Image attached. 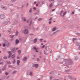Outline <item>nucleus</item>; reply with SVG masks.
Here are the masks:
<instances>
[{"label": "nucleus", "instance_id": "f8f14e48", "mask_svg": "<svg viewBox=\"0 0 80 80\" xmlns=\"http://www.w3.org/2000/svg\"><path fill=\"white\" fill-rule=\"evenodd\" d=\"M60 32V30H57V31H56L55 32H54L52 33L53 35H55V33H57V32Z\"/></svg>", "mask_w": 80, "mask_h": 80}, {"label": "nucleus", "instance_id": "c9c22d12", "mask_svg": "<svg viewBox=\"0 0 80 80\" xmlns=\"http://www.w3.org/2000/svg\"><path fill=\"white\" fill-rule=\"evenodd\" d=\"M54 78V77H53L52 76H51L50 78V80H52V78Z\"/></svg>", "mask_w": 80, "mask_h": 80}, {"label": "nucleus", "instance_id": "ddd939ff", "mask_svg": "<svg viewBox=\"0 0 80 80\" xmlns=\"http://www.w3.org/2000/svg\"><path fill=\"white\" fill-rule=\"evenodd\" d=\"M67 13V11H66L65 12H64L63 13V14L62 15V18H63V17H64V16H65V15H66V14Z\"/></svg>", "mask_w": 80, "mask_h": 80}, {"label": "nucleus", "instance_id": "864d4df0", "mask_svg": "<svg viewBox=\"0 0 80 80\" xmlns=\"http://www.w3.org/2000/svg\"><path fill=\"white\" fill-rule=\"evenodd\" d=\"M2 45H3V47H5V44L4 43H3Z\"/></svg>", "mask_w": 80, "mask_h": 80}, {"label": "nucleus", "instance_id": "6e6d98bb", "mask_svg": "<svg viewBox=\"0 0 80 80\" xmlns=\"http://www.w3.org/2000/svg\"><path fill=\"white\" fill-rule=\"evenodd\" d=\"M23 20H24V22H25V21H26V19L24 18L23 19Z\"/></svg>", "mask_w": 80, "mask_h": 80}, {"label": "nucleus", "instance_id": "603ef678", "mask_svg": "<svg viewBox=\"0 0 80 80\" xmlns=\"http://www.w3.org/2000/svg\"><path fill=\"white\" fill-rule=\"evenodd\" d=\"M51 23H52V21H50L49 22V24H51Z\"/></svg>", "mask_w": 80, "mask_h": 80}, {"label": "nucleus", "instance_id": "2eb2a0df", "mask_svg": "<svg viewBox=\"0 0 80 80\" xmlns=\"http://www.w3.org/2000/svg\"><path fill=\"white\" fill-rule=\"evenodd\" d=\"M16 44H18V43H19V40L18 39H16Z\"/></svg>", "mask_w": 80, "mask_h": 80}, {"label": "nucleus", "instance_id": "f704fd0d", "mask_svg": "<svg viewBox=\"0 0 80 80\" xmlns=\"http://www.w3.org/2000/svg\"><path fill=\"white\" fill-rule=\"evenodd\" d=\"M43 20V19L42 18H39L38 19V21H40L41 20Z\"/></svg>", "mask_w": 80, "mask_h": 80}, {"label": "nucleus", "instance_id": "9b49d317", "mask_svg": "<svg viewBox=\"0 0 80 80\" xmlns=\"http://www.w3.org/2000/svg\"><path fill=\"white\" fill-rule=\"evenodd\" d=\"M76 46H80V43L78 42H76Z\"/></svg>", "mask_w": 80, "mask_h": 80}, {"label": "nucleus", "instance_id": "f3484780", "mask_svg": "<svg viewBox=\"0 0 80 80\" xmlns=\"http://www.w3.org/2000/svg\"><path fill=\"white\" fill-rule=\"evenodd\" d=\"M27 57H24L23 58V60H24V61H26V60H27Z\"/></svg>", "mask_w": 80, "mask_h": 80}, {"label": "nucleus", "instance_id": "bf43d9fd", "mask_svg": "<svg viewBox=\"0 0 80 80\" xmlns=\"http://www.w3.org/2000/svg\"><path fill=\"white\" fill-rule=\"evenodd\" d=\"M33 9H34L35 10H36V9H37V8L35 7H34L33 8Z\"/></svg>", "mask_w": 80, "mask_h": 80}, {"label": "nucleus", "instance_id": "c85d7f7f", "mask_svg": "<svg viewBox=\"0 0 80 80\" xmlns=\"http://www.w3.org/2000/svg\"><path fill=\"white\" fill-rule=\"evenodd\" d=\"M15 63V59H14L13 61H12V63L14 64Z\"/></svg>", "mask_w": 80, "mask_h": 80}, {"label": "nucleus", "instance_id": "4c0bfd02", "mask_svg": "<svg viewBox=\"0 0 80 80\" xmlns=\"http://www.w3.org/2000/svg\"><path fill=\"white\" fill-rule=\"evenodd\" d=\"M11 56H12V55H9V56L8 57V58H10L11 57Z\"/></svg>", "mask_w": 80, "mask_h": 80}, {"label": "nucleus", "instance_id": "a878e982", "mask_svg": "<svg viewBox=\"0 0 80 80\" xmlns=\"http://www.w3.org/2000/svg\"><path fill=\"white\" fill-rule=\"evenodd\" d=\"M54 73V72L53 71H52L50 72V74H51L52 75H53Z\"/></svg>", "mask_w": 80, "mask_h": 80}, {"label": "nucleus", "instance_id": "de8ad7c7", "mask_svg": "<svg viewBox=\"0 0 80 80\" xmlns=\"http://www.w3.org/2000/svg\"><path fill=\"white\" fill-rule=\"evenodd\" d=\"M45 45H43L42 47V48H45Z\"/></svg>", "mask_w": 80, "mask_h": 80}, {"label": "nucleus", "instance_id": "680f3d73", "mask_svg": "<svg viewBox=\"0 0 80 80\" xmlns=\"http://www.w3.org/2000/svg\"><path fill=\"white\" fill-rule=\"evenodd\" d=\"M38 3L36 4V7H37V6H38Z\"/></svg>", "mask_w": 80, "mask_h": 80}, {"label": "nucleus", "instance_id": "a211bd4d", "mask_svg": "<svg viewBox=\"0 0 80 80\" xmlns=\"http://www.w3.org/2000/svg\"><path fill=\"white\" fill-rule=\"evenodd\" d=\"M37 42V38H35L33 41L34 43H36Z\"/></svg>", "mask_w": 80, "mask_h": 80}, {"label": "nucleus", "instance_id": "49530a36", "mask_svg": "<svg viewBox=\"0 0 80 80\" xmlns=\"http://www.w3.org/2000/svg\"><path fill=\"white\" fill-rule=\"evenodd\" d=\"M5 74H6V75H8V72L5 73Z\"/></svg>", "mask_w": 80, "mask_h": 80}, {"label": "nucleus", "instance_id": "20e7f679", "mask_svg": "<svg viewBox=\"0 0 80 80\" xmlns=\"http://www.w3.org/2000/svg\"><path fill=\"white\" fill-rule=\"evenodd\" d=\"M5 44L8 47L10 46V43L7 41H5Z\"/></svg>", "mask_w": 80, "mask_h": 80}, {"label": "nucleus", "instance_id": "2f4dec72", "mask_svg": "<svg viewBox=\"0 0 80 80\" xmlns=\"http://www.w3.org/2000/svg\"><path fill=\"white\" fill-rule=\"evenodd\" d=\"M76 35H78V36H80V33H79L78 32H77L76 33Z\"/></svg>", "mask_w": 80, "mask_h": 80}, {"label": "nucleus", "instance_id": "a19ab883", "mask_svg": "<svg viewBox=\"0 0 80 80\" xmlns=\"http://www.w3.org/2000/svg\"><path fill=\"white\" fill-rule=\"evenodd\" d=\"M18 34V31H16V35H17Z\"/></svg>", "mask_w": 80, "mask_h": 80}, {"label": "nucleus", "instance_id": "7ed1b4c3", "mask_svg": "<svg viewBox=\"0 0 80 80\" xmlns=\"http://www.w3.org/2000/svg\"><path fill=\"white\" fill-rule=\"evenodd\" d=\"M7 21L6 22H4V23L5 25H8V24H10V18H8L7 19Z\"/></svg>", "mask_w": 80, "mask_h": 80}, {"label": "nucleus", "instance_id": "423d86ee", "mask_svg": "<svg viewBox=\"0 0 80 80\" xmlns=\"http://www.w3.org/2000/svg\"><path fill=\"white\" fill-rule=\"evenodd\" d=\"M17 23H18V21L17 20H15L14 21V23H12V25H16Z\"/></svg>", "mask_w": 80, "mask_h": 80}, {"label": "nucleus", "instance_id": "37998d69", "mask_svg": "<svg viewBox=\"0 0 80 80\" xmlns=\"http://www.w3.org/2000/svg\"><path fill=\"white\" fill-rule=\"evenodd\" d=\"M6 70V68H4L2 69V71H3L4 70Z\"/></svg>", "mask_w": 80, "mask_h": 80}, {"label": "nucleus", "instance_id": "c756f323", "mask_svg": "<svg viewBox=\"0 0 80 80\" xmlns=\"http://www.w3.org/2000/svg\"><path fill=\"white\" fill-rule=\"evenodd\" d=\"M56 30V28H54L52 29V32H54Z\"/></svg>", "mask_w": 80, "mask_h": 80}, {"label": "nucleus", "instance_id": "338daca9", "mask_svg": "<svg viewBox=\"0 0 80 80\" xmlns=\"http://www.w3.org/2000/svg\"><path fill=\"white\" fill-rule=\"evenodd\" d=\"M38 18V17L37 16L36 18H35V19H37Z\"/></svg>", "mask_w": 80, "mask_h": 80}, {"label": "nucleus", "instance_id": "4be33fe9", "mask_svg": "<svg viewBox=\"0 0 80 80\" xmlns=\"http://www.w3.org/2000/svg\"><path fill=\"white\" fill-rule=\"evenodd\" d=\"M18 52L19 53V55H20L21 53V50H19L18 51Z\"/></svg>", "mask_w": 80, "mask_h": 80}, {"label": "nucleus", "instance_id": "774afa93", "mask_svg": "<svg viewBox=\"0 0 80 80\" xmlns=\"http://www.w3.org/2000/svg\"><path fill=\"white\" fill-rule=\"evenodd\" d=\"M52 52H53L52 51V50L50 51V53H52Z\"/></svg>", "mask_w": 80, "mask_h": 80}, {"label": "nucleus", "instance_id": "5701e85b", "mask_svg": "<svg viewBox=\"0 0 80 80\" xmlns=\"http://www.w3.org/2000/svg\"><path fill=\"white\" fill-rule=\"evenodd\" d=\"M9 37L11 38H13V37H14V35L13 36V35H10L9 36Z\"/></svg>", "mask_w": 80, "mask_h": 80}, {"label": "nucleus", "instance_id": "412c9836", "mask_svg": "<svg viewBox=\"0 0 80 80\" xmlns=\"http://www.w3.org/2000/svg\"><path fill=\"white\" fill-rule=\"evenodd\" d=\"M74 60H78V58L77 57H75Z\"/></svg>", "mask_w": 80, "mask_h": 80}, {"label": "nucleus", "instance_id": "b1692460", "mask_svg": "<svg viewBox=\"0 0 80 80\" xmlns=\"http://www.w3.org/2000/svg\"><path fill=\"white\" fill-rule=\"evenodd\" d=\"M15 54H13L12 55V56L11 57L12 58H15Z\"/></svg>", "mask_w": 80, "mask_h": 80}, {"label": "nucleus", "instance_id": "052dcab7", "mask_svg": "<svg viewBox=\"0 0 80 80\" xmlns=\"http://www.w3.org/2000/svg\"><path fill=\"white\" fill-rule=\"evenodd\" d=\"M78 50H80V46H79V47L78 48Z\"/></svg>", "mask_w": 80, "mask_h": 80}, {"label": "nucleus", "instance_id": "a18cd8bd", "mask_svg": "<svg viewBox=\"0 0 80 80\" xmlns=\"http://www.w3.org/2000/svg\"><path fill=\"white\" fill-rule=\"evenodd\" d=\"M0 64H3V62H0Z\"/></svg>", "mask_w": 80, "mask_h": 80}, {"label": "nucleus", "instance_id": "cd10ccee", "mask_svg": "<svg viewBox=\"0 0 80 80\" xmlns=\"http://www.w3.org/2000/svg\"><path fill=\"white\" fill-rule=\"evenodd\" d=\"M32 74H33V73H32V72H29V75H30V76H32Z\"/></svg>", "mask_w": 80, "mask_h": 80}, {"label": "nucleus", "instance_id": "393cba45", "mask_svg": "<svg viewBox=\"0 0 80 80\" xmlns=\"http://www.w3.org/2000/svg\"><path fill=\"white\" fill-rule=\"evenodd\" d=\"M68 78H70V79H72V78H72V76H70V75L68 76Z\"/></svg>", "mask_w": 80, "mask_h": 80}, {"label": "nucleus", "instance_id": "473e14b6", "mask_svg": "<svg viewBox=\"0 0 80 80\" xmlns=\"http://www.w3.org/2000/svg\"><path fill=\"white\" fill-rule=\"evenodd\" d=\"M32 8H30V10H29V12L30 13H31L32 12Z\"/></svg>", "mask_w": 80, "mask_h": 80}, {"label": "nucleus", "instance_id": "69168bd1", "mask_svg": "<svg viewBox=\"0 0 80 80\" xmlns=\"http://www.w3.org/2000/svg\"><path fill=\"white\" fill-rule=\"evenodd\" d=\"M37 12H38V13H39V10H37Z\"/></svg>", "mask_w": 80, "mask_h": 80}, {"label": "nucleus", "instance_id": "58836bf2", "mask_svg": "<svg viewBox=\"0 0 80 80\" xmlns=\"http://www.w3.org/2000/svg\"><path fill=\"white\" fill-rule=\"evenodd\" d=\"M77 40V38H73L72 39V40L74 41Z\"/></svg>", "mask_w": 80, "mask_h": 80}, {"label": "nucleus", "instance_id": "79ce46f5", "mask_svg": "<svg viewBox=\"0 0 80 80\" xmlns=\"http://www.w3.org/2000/svg\"><path fill=\"white\" fill-rule=\"evenodd\" d=\"M12 67V65H10V66H8V68H11Z\"/></svg>", "mask_w": 80, "mask_h": 80}, {"label": "nucleus", "instance_id": "ea45409f", "mask_svg": "<svg viewBox=\"0 0 80 80\" xmlns=\"http://www.w3.org/2000/svg\"><path fill=\"white\" fill-rule=\"evenodd\" d=\"M4 59H7V57L6 56H4L3 57Z\"/></svg>", "mask_w": 80, "mask_h": 80}, {"label": "nucleus", "instance_id": "5fc2aeb1", "mask_svg": "<svg viewBox=\"0 0 80 80\" xmlns=\"http://www.w3.org/2000/svg\"><path fill=\"white\" fill-rule=\"evenodd\" d=\"M27 23H29V21H28V20H27Z\"/></svg>", "mask_w": 80, "mask_h": 80}, {"label": "nucleus", "instance_id": "0e129e2a", "mask_svg": "<svg viewBox=\"0 0 80 80\" xmlns=\"http://www.w3.org/2000/svg\"><path fill=\"white\" fill-rule=\"evenodd\" d=\"M17 59L18 60H19L20 59V58L18 57H17Z\"/></svg>", "mask_w": 80, "mask_h": 80}, {"label": "nucleus", "instance_id": "9d476101", "mask_svg": "<svg viewBox=\"0 0 80 80\" xmlns=\"http://www.w3.org/2000/svg\"><path fill=\"white\" fill-rule=\"evenodd\" d=\"M12 53H15V52H16V49H15V48H13L12 50Z\"/></svg>", "mask_w": 80, "mask_h": 80}, {"label": "nucleus", "instance_id": "4468645a", "mask_svg": "<svg viewBox=\"0 0 80 80\" xmlns=\"http://www.w3.org/2000/svg\"><path fill=\"white\" fill-rule=\"evenodd\" d=\"M20 61L19 60H18L17 61V65H19V64H20Z\"/></svg>", "mask_w": 80, "mask_h": 80}, {"label": "nucleus", "instance_id": "e2e57ef3", "mask_svg": "<svg viewBox=\"0 0 80 80\" xmlns=\"http://www.w3.org/2000/svg\"><path fill=\"white\" fill-rule=\"evenodd\" d=\"M36 3H37V2H34V4H36Z\"/></svg>", "mask_w": 80, "mask_h": 80}, {"label": "nucleus", "instance_id": "1a4fd4ad", "mask_svg": "<svg viewBox=\"0 0 80 80\" xmlns=\"http://www.w3.org/2000/svg\"><path fill=\"white\" fill-rule=\"evenodd\" d=\"M63 12H64V11L63 10H62L61 11V12L59 14V15H60V17H62V16H63V15H62V13H63Z\"/></svg>", "mask_w": 80, "mask_h": 80}, {"label": "nucleus", "instance_id": "bb28decb", "mask_svg": "<svg viewBox=\"0 0 80 80\" xmlns=\"http://www.w3.org/2000/svg\"><path fill=\"white\" fill-rule=\"evenodd\" d=\"M8 53L9 55H12V52L11 51H8Z\"/></svg>", "mask_w": 80, "mask_h": 80}, {"label": "nucleus", "instance_id": "09e8293b", "mask_svg": "<svg viewBox=\"0 0 80 80\" xmlns=\"http://www.w3.org/2000/svg\"><path fill=\"white\" fill-rule=\"evenodd\" d=\"M23 7H24V5H22V8H23Z\"/></svg>", "mask_w": 80, "mask_h": 80}, {"label": "nucleus", "instance_id": "f257e3e1", "mask_svg": "<svg viewBox=\"0 0 80 80\" xmlns=\"http://www.w3.org/2000/svg\"><path fill=\"white\" fill-rule=\"evenodd\" d=\"M62 63L63 64V66L64 68L68 69L69 68V65H72L73 63V61L70 59H68L64 60L62 62Z\"/></svg>", "mask_w": 80, "mask_h": 80}, {"label": "nucleus", "instance_id": "aec40b11", "mask_svg": "<svg viewBox=\"0 0 80 80\" xmlns=\"http://www.w3.org/2000/svg\"><path fill=\"white\" fill-rule=\"evenodd\" d=\"M49 7H50L51 8H52V7H53V4H52V3H51L49 5Z\"/></svg>", "mask_w": 80, "mask_h": 80}, {"label": "nucleus", "instance_id": "8fccbe9b", "mask_svg": "<svg viewBox=\"0 0 80 80\" xmlns=\"http://www.w3.org/2000/svg\"><path fill=\"white\" fill-rule=\"evenodd\" d=\"M11 1L13 2H15V0H11Z\"/></svg>", "mask_w": 80, "mask_h": 80}, {"label": "nucleus", "instance_id": "f03ea898", "mask_svg": "<svg viewBox=\"0 0 80 80\" xmlns=\"http://www.w3.org/2000/svg\"><path fill=\"white\" fill-rule=\"evenodd\" d=\"M22 33H24L25 35H26V34H28V31L27 29H25L23 30L22 32Z\"/></svg>", "mask_w": 80, "mask_h": 80}, {"label": "nucleus", "instance_id": "13d9d810", "mask_svg": "<svg viewBox=\"0 0 80 80\" xmlns=\"http://www.w3.org/2000/svg\"><path fill=\"white\" fill-rule=\"evenodd\" d=\"M52 20V18H51L50 19H49V20L51 21Z\"/></svg>", "mask_w": 80, "mask_h": 80}, {"label": "nucleus", "instance_id": "4d7b16f0", "mask_svg": "<svg viewBox=\"0 0 80 80\" xmlns=\"http://www.w3.org/2000/svg\"><path fill=\"white\" fill-rule=\"evenodd\" d=\"M74 13H75V12H72V14H74Z\"/></svg>", "mask_w": 80, "mask_h": 80}, {"label": "nucleus", "instance_id": "dca6fc26", "mask_svg": "<svg viewBox=\"0 0 80 80\" xmlns=\"http://www.w3.org/2000/svg\"><path fill=\"white\" fill-rule=\"evenodd\" d=\"M17 73V71L16 70H14L12 73V75H14V74H15Z\"/></svg>", "mask_w": 80, "mask_h": 80}, {"label": "nucleus", "instance_id": "c03bdc74", "mask_svg": "<svg viewBox=\"0 0 80 80\" xmlns=\"http://www.w3.org/2000/svg\"><path fill=\"white\" fill-rule=\"evenodd\" d=\"M37 61L38 62H39L40 61V59L39 58H37Z\"/></svg>", "mask_w": 80, "mask_h": 80}, {"label": "nucleus", "instance_id": "6e6552de", "mask_svg": "<svg viewBox=\"0 0 80 80\" xmlns=\"http://www.w3.org/2000/svg\"><path fill=\"white\" fill-rule=\"evenodd\" d=\"M1 8H2L4 10H6L7 9V7L4 6H1Z\"/></svg>", "mask_w": 80, "mask_h": 80}, {"label": "nucleus", "instance_id": "3c124183", "mask_svg": "<svg viewBox=\"0 0 80 80\" xmlns=\"http://www.w3.org/2000/svg\"><path fill=\"white\" fill-rule=\"evenodd\" d=\"M30 23L32 24V21H31L30 22Z\"/></svg>", "mask_w": 80, "mask_h": 80}, {"label": "nucleus", "instance_id": "6ab92c4d", "mask_svg": "<svg viewBox=\"0 0 80 80\" xmlns=\"http://www.w3.org/2000/svg\"><path fill=\"white\" fill-rule=\"evenodd\" d=\"M33 49H34V50H36V52H38V51H37V50H38V48H36L35 47H34L33 48Z\"/></svg>", "mask_w": 80, "mask_h": 80}, {"label": "nucleus", "instance_id": "39448f33", "mask_svg": "<svg viewBox=\"0 0 80 80\" xmlns=\"http://www.w3.org/2000/svg\"><path fill=\"white\" fill-rule=\"evenodd\" d=\"M0 17L2 19H3L5 18V15L3 14H1L0 15Z\"/></svg>", "mask_w": 80, "mask_h": 80}, {"label": "nucleus", "instance_id": "7c9ffc66", "mask_svg": "<svg viewBox=\"0 0 80 80\" xmlns=\"http://www.w3.org/2000/svg\"><path fill=\"white\" fill-rule=\"evenodd\" d=\"M69 72H70V70H66L65 71V72H66V73Z\"/></svg>", "mask_w": 80, "mask_h": 80}, {"label": "nucleus", "instance_id": "72a5a7b5", "mask_svg": "<svg viewBox=\"0 0 80 80\" xmlns=\"http://www.w3.org/2000/svg\"><path fill=\"white\" fill-rule=\"evenodd\" d=\"M7 64L8 65L11 64V62H10V61H9L7 62Z\"/></svg>", "mask_w": 80, "mask_h": 80}, {"label": "nucleus", "instance_id": "0eeeda50", "mask_svg": "<svg viewBox=\"0 0 80 80\" xmlns=\"http://www.w3.org/2000/svg\"><path fill=\"white\" fill-rule=\"evenodd\" d=\"M32 66L33 67H35V68H38V64H33Z\"/></svg>", "mask_w": 80, "mask_h": 80}, {"label": "nucleus", "instance_id": "e433bc0d", "mask_svg": "<svg viewBox=\"0 0 80 80\" xmlns=\"http://www.w3.org/2000/svg\"><path fill=\"white\" fill-rule=\"evenodd\" d=\"M8 32H9V33H10V32H12V31L11 30H7Z\"/></svg>", "mask_w": 80, "mask_h": 80}]
</instances>
